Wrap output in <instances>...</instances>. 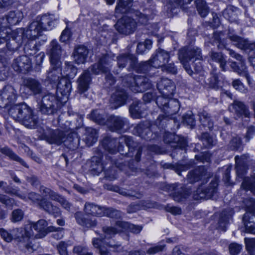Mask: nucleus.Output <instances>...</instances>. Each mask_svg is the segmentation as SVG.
<instances>
[{
    "mask_svg": "<svg viewBox=\"0 0 255 255\" xmlns=\"http://www.w3.org/2000/svg\"><path fill=\"white\" fill-rule=\"evenodd\" d=\"M113 61L109 54L105 55L100 59L98 63L94 64L85 70L78 80V89L80 93H83L88 89L91 81V73L95 75L108 73Z\"/></svg>",
    "mask_w": 255,
    "mask_h": 255,
    "instance_id": "f257e3e1",
    "label": "nucleus"
},
{
    "mask_svg": "<svg viewBox=\"0 0 255 255\" xmlns=\"http://www.w3.org/2000/svg\"><path fill=\"white\" fill-rule=\"evenodd\" d=\"M8 114L15 121L29 128H35L38 123L37 117L33 115L32 110L24 103L11 107Z\"/></svg>",
    "mask_w": 255,
    "mask_h": 255,
    "instance_id": "f03ea898",
    "label": "nucleus"
},
{
    "mask_svg": "<svg viewBox=\"0 0 255 255\" xmlns=\"http://www.w3.org/2000/svg\"><path fill=\"white\" fill-rule=\"evenodd\" d=\"M130 145L125 144L128 148V152H125L123 155L126 157H130L131 159L128 161V165H127L123 162H117L116 166L121 170H126L129 168L133 172L137 170V164L140 160L141 155L142 151V147L136 141H134L132 137L131 136Z\"/></svg>",
    "mask_w": 255,
    "mask_h": 255,
    "instance_id": "7ed1b4c3",
    "label": "nucleus"
},
{
    "mask_svg": "<svg viewBox=\"0 0 255 255\" xmlns=\"http://www.w3.org/2000/svg\"><path fill=\"white\" fill-rule=\"evenodd\" d=\"M58 18L54 15L44 14L29 24L28 34L31 37L37 38L40 35L42 30H50L55 27Z\"/></svg>",
    "mask_w": 255,
    "mask_h": 255,
    "instance_id": "20e7f679",
    "label": "nucleus"
},
{
    "mask_svg": "<svg viewBox=\"0 0 255 255\" xmlns=\"http://www.w3.org/2000/svg\"><path fill=\"white\" fill-rule=\"evenodd\" d=\"M29 30V26L26 30L23 28H20L11 31L8 29V35H9L8 42L6 44V47L2 49V51L6 54L8 52H13L18 49L22 43L24 38H27L31 40L36 39V37H31L28 34Z\"/></svg>",
    "mask_w": 255,
    "mask_h": 255,
    "instance_id": "39448f33",
    "label": "nucleus"
},
{
    "mask_svg": "<svg viewBox=\"0 0 255 255\" xmlns=\"http://www.w3.org/2000/svg\"><path fill=\"white\" fill-rule=\"evenodd\" d=\"M131 136L123 135L119 138H114L111 136L104 137L102 141V145L105 150L111 154H115L118 152L122 155L124 154V146L123 144L130 145Z\"/></svg>",
    "mask_w": 255,
    "mask_h": 255,
    "instance_id": "423d86ee",
    "label": "nucleus"
},
{
    "mask_svg": "<svg viewBox=\"0 0 255 255\" xmlns=\"http://www.w3.org/2000/svg\"><path fill=\"white\" fill-rule=\"evenodd\" d=\"M244 159V156H236L235 158L237 177L238 180L243 179L242 188L246 190L251 191L255 195V174L251 177H244L247 170L246 164L243 160Z\"/></svg>",
    "mask_w": 255,
    "mask_h": 255,
    "instance_id": "0eeeda50",
    "label": "nucleus"
},
{
    "mask_svg": "<svg viewBox=\"0 0 255 255\" xmlns=\"http://www.w3.org/2000/svg\"><path fill=\"white\" fill-rule=\"evenodd\" d=\"M195 61L202 59L201 49L197 47L188 46L181 48L178 51V59L183 64L186 72L191 75L193 71L188 63L192 59Z\"/></svg>",
    "mask_w": 255,
    "mask_h": 255,
    "instance_id": "6e6552de",
    "label": "nucleus"
},
{
    "mask_svg": "<svg viewBox=\"0 0 255 255\" xmlns=\"http://www.w3.org/2000/svg\"><path fill=\"white\" fill-rule=\"evenodd\" d=\"M124 80L130 90L134 93L143 92L151 88L152 85L147 77L141 75L129 74L125 77Z\"/></svg>",
    "mask_w": 255,
    "mask_h": 255,
    "instance_id": "1a4fd4ad",
    "label": "nucleus"
},
{
    "mask_svg": "<svg viewBox=\"0 0 255 255\" xmlns=\"http://www.w3.org/2000/svg\"><path fill=\"white\" fill-rule=\"evenodd\" d=\"M124 230H128L132 233L138 234L141 230V227L128 222L117 221L115 227H104L103 228L105 238L108 240L116 234L123 231Z\"/></svg>",
    "mask_w": 255,
    "mask_h": 255,
    "instance_id": "9d476101",
    "label": "nucleus"
},
{
    "mask_svg": "<svg viewBox=\"0 0 255 255\" xmlns=\"http://www.w3.org/2000/svg\"><path fill=\"white\" fill-rule=\"evenodd\" d=\"M246 213L243 218L247 233L255 234V200L247 199L245 201Z\"/></svg>",
    "mask_w": 255,
    "mask_h": 255,
    "instance_id": "9b49d317",
    "label": "nucleus"
},
{
    "mask_svg": "<svg viewBox=\"0 0 255 255\" xmlns=\"http://www.w3.org/2000/svg\"><path fill=\"white\" fill-rule=\"evenodd\" d=\"M61 107V103L53 94L48 93L43 96L39 105V111L43 114L53 115Z\"/></svg>",
    "mask_w": 255,
    "mask_h": 255,
    "instance_id": "f8f14e48",
    "label": "nucleus"
},
{
    "mask_svg": "<svg viewBox=\"0 0 255 255\" xmlns=\"http://www.w3.org/2000/svg\"><path fill=\"white\" fill-rule=\"evenodd\" d=\"M16 97V91L12 86H4L0 92V108H5L10 106L14 103Z\"/></svg>",
    "mask_w": 255,
    "mask_h": 255,
    "instance_id": "ddd939ff",
    "label": "nucleus"
},
{
    "mask_svg": "<svg viewBox=\"0 0 255 255\" xmlns=\"http://www.w3.org/2000/svg\"><path fill=\"white\" fill-rule=\"evenodd\" d=\"M136 26L137 23L134 19L124 16L117 21L115 28L120 33L128 35L133 33Z\"/></svg>",
    "mask_w": 255,
    "mask_h": 255,
    "instance_id": "4468645a",
    "label": "nucleus"
},
{
    "mask_svg": "<svg viewBox=\"0 0 255 255\" xmlns=\"http://www.w3.org/2000/svg\"><path fill=\"white\" fill-rule=\"evenodd\" d=\"M132 132L146 140H153L157 137V135L151 131L150 124L147 121L141 122L135 126Z\"/></svg>",
    "mask_w": 255,
    "mask_h": 255,
    "instance_id": "2eb2a0df",
    "label": "nucleus"
},
{
    "mask_svg": "<svg viewBox=\"0 0 255 255\" xmlns=\"http://www.w3.org/2000/svg\"><path fill=\"white\" fill-rule=\"evenodd\" d=\"M107 126L112 131L125 130V128L129 126L128 120L124 117L111 115L109 117Z\"/></svg>",
    "mask_w": 255,
    "mask_h": 255,
    "instance_id": "dca6fc26",
    "label": "nucleus"
},
{
    "mask_svg": "<svg viewBox=\"0 0 255 255\" xmlns=\"http://www.w3.org/2000/svg\"><path fill=\"white\" fill-rule=\"evenodd\" d=\"M170 59L169 52L161 48H158L152 54L149 62L153 67L159 68L165 63L169 62Z\"/></svg>",
    "mask_w": 255,
    "mask_h": 255,
    "instance_id": "f3484780",
    "label": "nucleus"
},
{
    "mask_svg": "<svg viewBox=\"0 0 255 255\" xmlns=\"http://www.w3.org/2000/svg\"><path fill=\"white\" fill-rule=\"evenodd\" d=\"M67 131H64L59 129H49L45 132L43 136L44 139L50 144L60 145L64 143V140L66 135Z\"/></svg>",
    "mask_w": 255,
    "mask_h": 255,
    "instance_id": "a211bd4d",
    "label": "nucleus"
},
{
    "mask_svg": "<svg viewBox=\"0 0 255 255\" xmlns=\"http://www.w3.org/2000/svg\"><path fill=\"white\" fill-rule=\"evenodd\" d=\"M62 49L60 45L56 40H52L47 50V53L49 55L50 61L52 65L61 66L60 61Z\"/></svg>",
    "mask_w": 255,
    "mask_h": 255,
    "instance_id": "6ab92c4d",
    "label": "nucleus"
},
{
    "mask_svg": "<svg viewBox=\"0 0 255 255\" xmlns=\"http://www.w3.org/2000/svg\"><path fill=\"white\" fill-rule=\"evenodd\" d=\"M47 222L43 219H41L37 222L31 223L29 227L32 229H33L36 232L39 233V238L45 236L48 232L57 231L61 230V228H56L53 226L47 227Z\"/></svg>",
    "mask_w": 255,
    "mask_h": 255,
    "instance_id": "aec40b11",
    "label": "nucleus"
},
{
    "mask_svg": "<svg viewBox=\"0 0 255 255\" xmlns=\"http://www.w3.org/2000/svg\"><path fill=\"white\" fill-rule=\"evenodd\" d=\"M13 235V239L16 240L19 244L27 242L30 237L33 235L29 226L24 228H15L11 230Z\"/></svg>",
    "mask_w": 255,
    "mask_h": 255,
    "instance_id": "412c9836",
    "label": "nucleus"
},
{
    "mask_svg": "<svg viewBox=\"0 0 255 255\" xmlns=\"http://www.w3.org/2000/svg\"><path fill=\"white\" fill-rule=\"evenodd\" d=\"M168 190L173 191L172 198L177 202H180L182 199L187 198L191 193V190L186 188L184 185L179 184H174L169 186Z\"/></svg>",
    "mask_w": 255,
    "mask_h": 255,
    "instance_id": "4be33fe9",
    "label": "nucleus"
},
{
    "mask_svg": "<svg viewBox=\"0 0 255 255\" xmlns=\"http://www.w3.org/2000/svg\"><path fill=\"white\" fill-rule=\"evenodd\" d=\"M27 90V94L29 95H37L42 93V87L40 83L36 79L27 78L23 82V86L21 90Z\"/></svg>",
    "mask_w": 255,
    "mask_h": 255,
    "instance_id": "5701e85b",
    "label": "nucleus"
},
{
    "mask_svg": "<svg viewBox=\"0 0 255 255\" xmlns=\"http://www.w3.org/2000/svg\"><path fill=\"white\" fill-rule=\"evenodd\" d=\"M168 105L164 107L163 108V112L164 113V115H159L156 120V124L162 122L169 116L175 114L179 110L180 105L178 101L175 99H170L168 102Z\"/></svg>",
    "mask_w": 255,
    "mask_h": 255,
    "instance_id": "b1692460",
    "label": "nucleus"
},
{
    "mask_svg": "<svg viewBox=\"0 0 255 255\" xmlns=\"http://www.w3.org/2000/svg\"><path fill=\"white\" fill-rule=\"evenodd\" d=\"M12 67L16 72L25 73L31 68V60L27 56H20L13 60Z\"/></svg>",
    "mask_w": 255,
    "mask_h": 255,
    "instance_id": "393cba45",
    "label": "nucleus"
},
{
    "mask_svg": "<svg viewBox=\"0 0 255 255\" xmlns=\"http://www.w3.org/2000/svg\"><path fill=\"white\" fill-rule=\"evenodd\" d=\"M157 88L161 95L164 96H172L175 89L174 83L167 78H162L157 83Z\"/></svg>",
    "mask_w": 255,
    "mask_h": 255,
    "instance_id": "a878e982",
    "label": "nucleus"
},
{
    "mask_svg": "<svg viewBox=\"0 0 255 255\" xmlns=\"http://www.w3.org/2000/svg\"><path fill=\"white\" fill-rule=\"evenodd\" d=\"M216 187V183L211 182L210 185L205 188H203L202 186L199 187L194 195L195 199H211L217 192Z\"/></svg>",
    "mask_w": 255,
    "mask_h": 255,
    "instance_id": "bb28decb",
    "label": "nucleus"
},
{
    "mask_svg": "<svg viewBox=\"0 0 255 255\" xmlns=\"http://www.w3.org/2000/svg\"><path fill=\"white\" fill-rule=\"evenodd\" d=\"M127 98L128 94L124 90H116L110 99L112 107L117 109L124 105L126 103Z\"/></svg>",
    "mask_w": 255,
    "mask_h": 255,
    "instance_id": "cd10ccee",
    "label": "nucleus"
},
{
    "mask_svg": "<svg viewBox=\"0 0 255 255\" xmlns=\"http://www.w3.org/2000/svg\"><path fill=\"white\" fill-rule=\"evenodd\" d=\"M74 218L76 223L84 228H92L97 225L96 219L87 217L81 211L76 212L74 214Z\"/></svg>",
    "mask_w": 255,
    "mask_h": 255,
    "instance_id": "c85d7f7f",
    "label": "nucleus"
},
{
    "mask_svg": "<svg viewBox=\"0 0 255 255\" xmlns=\"http://www.w3.org/2000/svg\"><path fill=\"white\" fill-rule=\"evenodd\" d=\"M64 144L67 148L72 150H75L81 146L80 139L77 133L67 131Z\"/></svg>",
    "mask_w": 255,
    "mask_h": 255,
    "instance_id": "c756f323",
    "label": "nucleus"
},
{
    "mask_svg": "<svg viewBox=\"0 0 255 255\" xmlns=\"http://www.w3.org/2000/svg\"><path fill=\"white\" fill-rule=\"evenodd\" d=\"M164 141L166 143L175 144L172 145L176 148L179 147L180 149H184L187 145L186 141L183 138L172 133H165L164 135Z\"/></svg>",
    "mask_w": 255,
    "mask_h": 255,
    "instance_id": "7c9ffc66",
    "label": "nucleus"
},
{
    "mask_svg": "<svg viewBox=\"0 0 255 255\" xmlns=\"http://www.w3.org/2000/svg\"><path fill=\"white\" fill-rule=\"evenodd\" d=\"M229 109L231 111L234 112L239 116H244L248 118H250L251 113L248 107L242 102L235 101L234 103L229 106Z\"/></svg>",
    "mask_w": 255,
    "mask_h": 255,
    "instance_id": "2f4dec72",
    "label": "nucleus"
},
{
    "mask_svg": "<svg viewBox=\"0 0 255 255\" xmlns=\"http://www.w3.org/2000/svg\"><path fill=\"white\" fill-rule=\"evenodd\" d=\"M109 117L103 110H94L87 116L88 118L101 125H107Z\"/></svg>",
    "mask_w": 255,
    "mask_h": 255,
    "instance_id": "473e14b6",
    "label": "nucleus"
},
{
    "mask_svg": "<svg viewBox=\"0 0 255 255\" xmlns=\"http://www.w3.org/2000/svg\"><path fill=\"white\" fill-rule=\"evenodd\" d=\"M104 207L93 203L86 202L84 205V211L86 215L101 217L104 216Z\"/></svg>",
    "mask_w": 255,
    "mask_h": 255,
    "instance_id": "72a5a7b5",
    "label": "nucleus"
},
{
    "mask_svg": "<svg viewBox=\"0 0 255 255\" xmlns=\"http://www.w3.org/2000/svg\"><path fill=\"white\" fill-rule=\"evenodd\" d=\"M39 206L49 214L54 217L58 216L60 214V209L54 205L50 201L46 198H41L39 202Z\"/></svg>",
    "mask_w": 255,
    "mask_h": 255,
    "instance_id": "f704fd0d",
    "label": "nucleus"
},
{
    "mask_svg": "<svg viewBox=\"0 0 255 255\" xmlns=\"http://www.w3.org/2000/svg\"><path fill=\"white\" fill-rule=\"evenodd\" d=\"M88 53L89 50L86 47L83 45L78 46L73 53L74 61L78 64L85 63Z\"/></svg>",
    "mask_w": 255,
    "mask_h": 255,
    "instance_id": "c9c22d12",
    "label": "nucleus"
},
{
    "mask_svg": "<svg viewBox=\"0 0 255 255\" xmlns=\"http://www.w3.org/2000/svg\"><path fill=\"white\" fill-rule=\"evenodd\" d=\"M92 243L95 248L99 249L100 255H111L109 251L107 249H105L104 245H106L110 247L117 246L116 245L113 244L111 241L108 242V240L105 237L101 239L95 238L93 240Z\"/></svg>",
    "mask_w": 255,
    "mask_h": 255,
    "instance_id": "e433bc0d",
    "label": "nucleus"
},
{
    "mask_svg": "<svg viewBox=\"0 0 255 255\" xmlns=\"http://www.w3.org/2000/svg\"><path fill=\"white\" fill-rule=\"evenodd\" d=\"M206 173L205 168L203 166H199L189 172L187 175L188 181L191 183L197 182L205 177Z\"/></svg>",
    "mask_w": 255,
    "mask_h": 255,
    "instance_id": "4c0bfd02",
    "label": "nucleus"
},
{
    "mask_svg": "<svg viewBox=\"0 0 255 255\" xmlns=\"http://www.w3.org/2000/svg\"><path fill=\"white\" fill-rule=\"evenodd\" d=\"M231 67L234 72L237 73L239 75L246 77L249 83L250 82L249 74L243 59L242 61H239V63L235 62H232Z\"/></svg>",
    "mask_w": 255,
    "mask_h": 255,
    "instance_id": "58836bf2",
    "label": "nucleus"
},
{
    "mask_svg": "<svg viewBox=\"0 0 255 255\" xmlns=\"http://www.w3.org/2000/svg\"><path fill=\"white\" fill-rule=\"evenodd\" d=\"M102 154L98 153L97 155L93 156L91 158V170L94 175H98L104 170V166L101 163Z\"/></svg>",
    "mask_w": 255,
    "mask_h": 255,
    "instance_id": "ea45409f",
    "label": "nucleus"
},
{
    "mask_svg": "<svg viewBox=\"0 0 255 255\" xmlns=\"http://www.w3.org/2000/svg\"><path fill=\"white\" fill-rule=\"evenodd\" d=\"M136 62V57L132 54H122L117 57V62L119 68H123L129 63L131 68L133 67Z\"/></svg>",
    "mask_w": 255,
    "mask_h": 255,
    "instance_id": "a19ab883",
    "label": "nucleus"
},
{
    "mask_svg": "<svg viewBox=\"0 0 255 255\" xmlns=\"http://www.w3.org/2000/svg\"><path fill=\"white\" fill-rule=\"evenodd\" d=\"M241 13L240 10L237 7L232 5L228 6L223 11L224 17L231 22H236L238 21V15Z\"/></svg>",
    "mask_w": 255,
    "mask_h": 255,
    "instance_id": "79ce46f5",
    "label": "nucleus"
},
{
    "mask_svg": "<svg viewBox=\"0 0 255 255\" xmlns=\"http://www.w3.org/2000/svg\"><path fill=\"white\" fill-rule=\"evenodd\" d=\"M110 190L118 192L120 194L129 198H141L142 194L139 191H135L133 190H128L124 188H120L118 186H112L109 188Z\"/></svg>",
    "mask_w": 255,
    "mask_h": 255,
    "instance_id": "37998d69",
    "label": "nucleus"
},
{
    "mask_svg": "<svg viewBox=\"0 0 255 255\" xmlns=\"http://www.w3.org/2000/svg\"><path fill=\"white\" fill-rule=\"evenodd\" d=\"M57 91L62 96L68 97L72 90L71 83L69 79L61 78L57 85Z\"/></svg>",
    "mask_w": 255,
    "mask_h": 255,
    "instance_id": "c03bdc74",
    "label": "nucleus"
},
{
    "mask_svg": "<svg viewBox=\"0 0 255 255\" xmlns=\"http://www.w3.org/2000/svg\"><path fill=\"white\" fill-rule=\"evenodd\" d=\"M98 138L97 130L92 128H86L83 140L86 145L90 146L96 142Z\"/></svg>",
    "mask_w": 255,
    "mask_h": 255,
    "instance_id": "a18cd8bd",
    "label": "nucleus"
},
{
    "mask_svg": "<svg viewBox=\"0 0 255 255\" xmlns=\"http://www.w3.org/2000/svg\"><path fill=\"white\" fill-rule=\"evenodd\" d=\"M52 68L49 70L47 73V78L48 80L53 83H56L60 81V78L62 76V72H61L60 66L56 65H52Z\"/></svg>",
    "mask_w": 255,
    "mask_h": 255,
    "instance_id": "49530a36",
    "label": "nucleus"
},
{
    "mask_svg": "<svg viewBox=\"0 0 255 255\" xmlns=\"http://www.w3.org/2000/svg\"><path fill=\"white\" fill-rule=\"evenodd\" d=\"M23 17L22 12L18 10L10 11L6 16V21L10 25L17 24L22 19Z\"/></svg>",
    "mask_w": 255,
    "mask_h": 255,
    "instance_id": "de8ad7c7",
    "label": "nucleus"
},
{
    "mask_svg": "<svg viewBox=\"0 0 255 255\" xmlns=\"http://www.w3.org/2000/svg\"><path fill=\"white\" fill-rule=\"evenodd\" d=\"M0 151L3 154L8 156L10 159L15 161L23 166L28 168V166L26 162L17 154H16L11 149L8 147H4L0 149Z\"/></svg>",
    "mask_w": 255,
    "mask_h": 255,
    "instance_id": "09e8293b",
    "label": "nucleus"
},
{
    "mask_svg": "<svg viewBox=\"0 0 255 255\" xmlns=\"http://www.w3.org/2000/svg\"><path fill=\"white\" fill-rule=\"evenodd\" d=\"M142 103L138 101H135L132 103L129 107V111L132 118L139 119L142 117Z\"/></svg>",
    "mask_w": 255,
    "mask_h": 255,
    "instance_id": "8fccbe9b",
    "label": "nucleus"
},
{
    "mask_svg": "<svg viewBox=\"0 0 255 255\" xmlns=\"http://www.w3.org/2000/svg\"><path fill=\"white\" fill-rule=\"evenodd\" d=\"M62 70L63 77L68 79H73L77 74V68L71 62H66Z\"/></svg>",
    "mask_w": 255,
    "mask_h": 255,
    "instance_id": "3c124183",
    "label": "nucleus"
},
{
    "mask_svg": "<svg viewBox=\"0 0 255 255\" xmlns=\"http://www.w3.org/2000/svg\"><path fill=\"white\" fill-rule=\"evenodd\" d=\"M198 115L202 126L209 130H212L213 128L214 124L209 114L204 111L199 113Z\"/></svg>",
    "mask_w": 255,
    "mask_h": 255,
    "instance_id": "603ef678",
    "label": "nucleus"
},
{
    "mask_svg": "<svg viewBox=\"0 0 255 255\" xmlns=\"http://www.w3.org/2000/svg\"><path fill=\"white\" fill-rule=\"evenodd\" d=\"M212 60L218 62L223 71L226 70V60L222 53L212 51L210 54Z\"/></svg>",
    "mask_w": 255,
    "mask_h": 255,
    "instance_id": "864d4df0",
    "label": "nucleus"
},
{
    "mask_svg": "<svg viewBox=\"0 0 255 255\" xmlns=\"http://www.w3.org/2000/svg\"><path fill=\"white\" fill-rule=\"evenodd\" d=\"M231 218L230 215H227L225 211H223L221 214L219 220L218 229L222 231L225 232Z\"/></svg>",
    "mask_w": 255,
    "mask_h": 255,
    "instance_id": "5fc2aeb1",
    "label": "nucleus"
},
{
    "mask_svg": "<svg viewBox=\"0 0 255 255\" xmlns=\"http://www.w3.org/2000/svg\"><path fill=\"white\" fill-rule=\"evenodd\" d=\"M39 192L41 193L42 198H48L49 199L55 201L57 199L58 194L55 192L50 188H47L44 186H41L39 188Z\"/></svg>",
    "mask_w": 255,
    "mask_h": 255,
    "instance_id": "6e6d98bb",
    "label": "nucleus"
},
{
    "mask_svg": "<svg viewBox=\"0 0 255 255\" xmlns=\"http://www.w3.org/2000/svg\"><path fill=\"white\" fill-rule=\"evenodd\" d=\"M195 3L199 14L202 17H205L209 12L206 2L204 0H196Z\"/></svg>",
    "mask_w": 255,
    "mask_h": 255,
    "instance_id": "4d7b16f0",
    "label": "nucleus"
},
{
    "mask_svg": "<svg viewBox=\"0 0 255 255\" xmlns=\"http://www.w3.org/2000/svg\"><path fill=\"white\" fill-rule=\"evenodd\" d=\"M201 140L206 148L211 147L216 143V139L213 136L210 135L208 133L204 132L201 136Z\"/></svg>",
    "mask_w": 255,
    "mask_h": 255,
    "instance_id": "13d9d810",
    "label": "nucleus"
},
{
    "mask_svg": "<svg viewBox=\"0 0 255 255\" xmlns=\"http://www.w3.org/2000/svg\"><path fill=\"white\" fill-rule=\"evenodd\" d=\"M229 39L234 43V44L240 48L245 49L248 48V42L241 37L236 35H232L229 36Z\"/></svg>",
    "mask_w": 255,
    "mask_h": 255,
    "instance_id": "bf43d9fd",
    "label": "nucleus"
},
{
    "mask_svg": "<svg viewBox=\"0 0 255 255\" xmlns=\"http://www.w3.org/2000/svg\"><path fill=\"white\" fill-rule=\"evenodd\" d=\"M104 216H107L111 218L120 219L122 216L121 211L112 208L104 207Z\"/></svg>",
    "mask_w": 255,
    "mask_h": 255,
    "instance_id": "052dcab7",
    "label": "nucleus"
},
{
    "mask_svg": "<svg viewBox=\"0 0 255 255\" xmlns=\"http://www.w3.org/2000/svg\"><path fill=\"white\" fill-rule=\"evenodd\" d=\"M151 67V66L149 60L145 62H141L140 63H137V61L135 63V66L132 68L135 69L138 72L145 73L149 71Z\"/></svg>",
    "mask_w": 255,
    "mask_h": 255,
    "instance_id": "680f3d73",
    "label": "nucleus"
},
{
    "mask_svg": "<svg viewBox=\"0 0 255 255\" xmlns=\"http://www.w3.org/2000/svg\"><path fill=\"white\" fill-rule=\"evenodd\" d=\"M161 166L164 169H173L175 170V171L179 175H181V172L182 171H184L188 169V167L186 165H179L177 167H174L173 165L168 163H163L162 162L161 163Z\"/></svg>",
    "mask_w": 255,
    "mask_h": 255,
    "instance_id": "e2e57ef3",
    "label": "nucleus"
},
{
    "mask_svg": "<svg viewBox=\"0 0 255 255\" xmlns=\"http://www.w3.org/2000/svg\"><path fill=\"white\" fill-rule=\"evenodd\" d=\"M132 0H118V3L116 7V11L117 12H125L127 10L126 7H129V4Z\"/></svg>",
    "mask_w": 255,
    "mask_h": 255,
    "instance_id": "0e129e2a",
    "label": "nucleus"
},
{
    "mask_svg": "<svg viewBox=\"0 0 255 255\" xmlns=\"http://www.w3.org/2000/svg\"><path fill=\"white\" fill-rule=\"evenodd\" d=\"M184 123L190 126L191 127L195 125V121L192 112L189 111L182 117Z\"/></svg>",
    "mask_w": 255,
    "mask_h": 255,
    "instance_id": "69168bd1",
    "label": "nucleus"
},
{
    "mask_svg": "<svg viewBox=\"0 0 255 255\" xmlns=\"http://www.w3.org/2000/svg\"><path fill=\"white\" fill-rule=\"evenodd\" d=\"M221 32H214L213 35V44L215 43H218V48L219 49L226 48V44L224 40H222L221 38Z\"/></svg>",
    "mask_w": 255,
    "mask_h": 255,
    "instance_id": "338daca9",
    "label": "nucleus"
},
{
    "mask_svg": "<svg viewBox=\"0 0 255 255\" xmlns=\"http://www.w3.org/2000/svg\"><path fill=\"white\" fill-rule=\"evenodd\" d=\"M24 213L21 209L14 210L11 213V220L13 223L19 222L23 218Z\"/></svg>",
    "mask_w": 255,
    "mask_h": 255,
    "instance_id": "774afa93",
    "label": "nucleus"
}]
</instances>
